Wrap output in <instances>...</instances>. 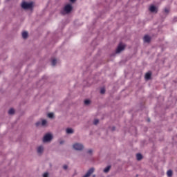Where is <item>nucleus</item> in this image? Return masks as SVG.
I'll return each instance as SVG.
<instances>
[{
    "mask_svg": "<svg viewBox=\"0 0 177 177\" xmlns=\"http://www.w3.org/2000/svg\"><path fill=\"white\" fill-rule=\"evenodd\" d=\"M8 114H10V115L15 114V109H10L8 111Z\"/></svg>",
    "mask_w": 177,
    "mask_h": 177,
    "instance_id": "16",
    "label": "nucleus"
},
{
    "mask_svg": "<svg viewBox=\"0 0 177 177\" xmlns=\"http://www.w3.org/2000/svg\"><path fill=\"white\" fill-rule=\"evenodd\" d=\"M105 93H106V89L104 88H102L101 90H100V93L102 95H103Z\"/></svg>",
    "mask_w": 177,
    "mask_h": 177,
    "instance_id": "19",
    "label": "nucleus"
},
{
    "mask_svg": "<svg viewBox=\"0 0 177 177\" xmlns=\"http://www.w3.org/2000/svg\"><path fill=\"white\" fill-rule=\"evenodd\" d=\"M136 158L138 161H140V160H142V158H143V156L140 153H137Z\"/></svg>",
    "mask_w": 177,
    "mask_h": 177,
    "instance_id": "12",
    "label": "nucleus"
},
{
    "mask_svg": "<svg viewBox=\"0 0 177 177\" xmlns=\"http://www.w3.org/2000/svg\"><path fill=\"white\" fill-rule=\"evenodd\" d=\"M111 168V166H108V167H106L104 169V172L105 174H107V172H109V171H110Z\"/></svg>",
    "mask_w": 177,
    "mask_h": 177,
    "instance_id": "13",
    "label": "nucleus"
},
{
    "mask_svg": "<svg viewBox=\"0 0 177 177\" xmlns=\"http://www.w3.org/2000/svg\"><path fill=\"white\" fill-rule=\"evenodd\" d=\"M94 125H97L99 124V120L95 119L93 122Z\"/></svg>",
    "mask_w": 177,
    "mask_h": 177,
    "instance_id": "21",
    "label": "nucleus"
},
{
    "mask_svg": "<svg viewBox=\"0 0 177 177\" xmlns=\"http://www.w3.org/2000/svg\"><path fill=\"white\" fill-rule=\"evenodd\" d=\"M44 151V147L42 146H39L37 148V153H39V154H41V153Z\"/></svg>",
    "mask_w": 177,
    "mask_h": 177,
    "instance_id": "9",
    "label": "nucleus"
},
{
    "mask_svg": "<svg viewBox=\"0 0 177 177\" xmlns=\"http://www.w3.org/2000/svg\"><path fill=\"white\" fill-rule=\"evenodd\" d=\"M114 130H115V128L113 129V131H114Z\"/></svg>",
    "mask_w": 177,
    "mask_h": 177,
    "instance_id": "31",
    "label": "nucleus"
},
{
    "mask_svg": "<svg viewBox=\"0 0 177 177\" xmlns=\"http://www.w3.org/2000/svg\"><path fill=\"white\" fill-rule=\"evenodd\" d=\"M151 77V73H147L145 74V80H150Z\"/></svg>",
    "mask_w": 177,
    "mask_h": 177,
    "instance_id": "11",
    "label": "nucleus"
},
{
    "mask_svg": "<svg viewBox=\"0 0 177 177\" xmlns=\"http://www.w3.org/2000/svg\"><path fill=\"white\" fill-rule=\"evenodd\" d=\"M39 125H42V123L41 122H36V127H39Z\"/></svg>",
    "mask_w": 177,
    "mask_h": 177,
    "instance_id": "23",
    "label": "nucleus"
},
{
    "mask_svg": "<svg viewBox=\"0 0 177 177\" xmlns=\"http://www.w3.org/2000/svg\"><path fill=\"white\" fill-rule=\"evenodd\" d=\"M93 177H95V175L93 176Z\"/></svg>",
    "mask_w": 177,
    "mask_h": 177,
    "instance_id": "32",
    "label": "nucleus"
},
{
    "mask_svg": "<svg viewBox=\"0 0 177 177\" xmlns=\"http://www.w3.org/2000/svg\"><path fill=\"white\" fill-rule=\"evenodd\" d=\"M93 172H95V169L93 167L89 169L87 173L83 177H90Z\"/></svg>",
    "mask_w": 177,
    "mask_h": 177,
    "instance_id": "6",
    "label": "nucleus"
},
{
    "mask_svg": "<svg viewBox=\"0 0 177 177\" xmlns=\"http://www.w3.org/2000/svg\"><path fill=\"white\" fill-rule=\"evenodd\" d=\"M48 118H53V117H54L53 113H49L48 114Z\"/></svg>",
    "mask_w": 177,
    "mask_h": 177,
    "instance_id": "18",
    "label": "nucleus"
},
{
    "mask_svg": "<svg viewBox=\"0 0 177 177\" xmlns=\"http://www.w3.org/2000/svg\"><path fill=\"white\" fill-rule=\"evenodd\" d=\"M63 168H64V169H67L68 167H67V165H65L63 166Z\"/></svg>",
    "mask_w": 177,
    "mask_h": 177,
    "instance_id": "27",
    "label": "nucleus"
},
{
    "mask_svg": "<svg viewBox=\"0 0 177 177\" xmlns=\"http://www.w3.org/2000/svg\"><path fill=\"white\" fill-rule=\"evenodd\" d=\"M167 176H169V177L172 176V171H171V170L167 171Z\"/></svg>",
    "mask_w": 177,
    "mask_h": 177,
    "instance_id": "17",
    "label": "nucleus"
},
{
    "mask_svg": "<svg viewBox=\"0 0 177 177\" xmlns=\"http://www.w3.org/2000/svg\"><path fill=\"white\" fill-rule=\"evenodd\" d=\"M165 13H169V9L165 8Z\"/></svg>",
    "mask_w": 177,
    "mask_h": 177,
    "instance_id": "25",
    "label": "nucleus"
},
{
    "mask_svg": "<svg viewBox=\"0 0 177 177\" xmlns=\"http://www.w3.org/2000/svg\"><path fill=\"white\" fill-rule=\"evenodd\" d=\"M66 133H73L74 131L73 130V129L68 128V129H66Z\"/></svg>",
    "mask_w": 177,
    "mask_h": 177,
    "instance_id": "14",
    "label": "nucleus"
},
{
    "mask_svg": "<svg viewBox=\"0 0 177 177\" xmlns=\"http://www.w3.org/2000/svg\"><path fill=\"white\" fill-rule=\"evenodd\" d=\"M148 122H150V119H148Z\"/></svg>",
    "mask_w": 177,
    "mask_h": 177,
    "instance_id": "30",
    "label": "nucleus"
},
{
    "mask_svg": "<svg viewBox=\"0 0 177 177\" xmlns=\"http://www.w3.org/2000/svg\"><path fill=\"white\" fill-rule=\"evenodd\" d=\"M71 10H73V6H71V5L70 4H67L66 6H65L64 11L62 12V14L64 15V12L65 13H70Z\"/></svg>",
    "mask_w": 177,
    "mask_h": 177,
    "instance_id": "2",
    "label": "nucleus"
},
{
    "mask_svg": "<svg viewBox=\"0 0 177 177\" xmlns=\"http://www.w3.org/2000/svg\"><path fill=\"white\" fill-rule=\"evenodd\" d=\"M73 149H75V150H82L84 149V145L80 143H75L73 145Z\"/></svg>",
    "mask_w": 177,
    "mask_h": 177,
    "instance_id": "4",
    "label": "nucleus"
},
{
    "mask_svg": "<svg viewBox=\"0 0 177 177\" xmlns=\"http://www.w3.org/2000/svg\"><path fill=\"white\" fill-rule=\"evenodd\" d=\"M151 40V38L150 37V36L146 35L145 37H144V42H150V41Z\"/></svg>",
    "mask_w": 177,
    "mask_h": 177,
    "instance_id": "8",
    "label": "nucleus"
},
{
    "mask_svg": "<svg viewBox=\"0 0 177 177\" xmlns=\"http://www.w3.org/2000/svg\"><path fill=\"white\" fill-rule=\"evenodd\" d=\"M124 49H125V46L122 44H120L116 50V53H120L122 52V50H124Z\"/></svg>",
    "mask_w": 177,
    "mask_h": 177,
    "instance_id": "5",
    "label": "nucleus"
},
{
    "mask_svg": "<svg viewBox=\"0 0 177 177\" xmlns=\"http://www.w3.org/2000/svg\"><path fill=\"white\" fill-rule=\"evenodd\" d=\"M77 0H70V2H72V3H74Z\"/></svg>",
    "mask_w": 177,
    "mask_h": 177,
    "instance_id": "28",
    "label": "nucleus"
},
{
    "mask_svg": "<svg viewBox=\"0 0 177 177\" xmlns=\"http://www.w3.org/2000/svg\"><path fill=\"white\" fill-rule=\"evenodd\" d=\"M63 143H64L63 141H61V142H60V144H61V145H63Z\"/></svg>",
    "mask_w": 177,
    "mask_h": 177,
    "instance_id": "29",
    "label": "nucleus"
},
{
    "mask_svg": "<svg viewBox=\"0 0 177 177\" xmlns=\"http://www.w3.org/2000/svg\"><path fill=\"white\" fill-rule=\"evenodd\" d=\"M48 176H49V174H48V173H44L43 174V177H48Z\"/></svg>",
    "mask_w": 177,
    "mask_h": 177,
    "instance_id": "24",
    "label": "nucleus"
},
{
    "mask_svg": "<svg viewBox=\"0 0 177 177\" xmlns=\"http://www.w3.org/2000/svg\"><path fill=\"white\" fill-rule=\"evenodd\" d=\"M32 6V3H27L26 1H24L21 4V8H23V9H31Z\"/></svg>",
    "mask_w": 177,
    "mask_h": 177,
    "instance_id": "1",
    "label": "nucleus"
},
{
    "mask_svg": "<svg viewBox=\"0 0 177 177\" xmlns=\"http://www.w3.org/2000/svg\"><path fill=\"white\" fill-rule=\"evenodd\" d=\"M53 136L50 133H47L44 136L43 138V142H50V140L53 139Z\"/></svg>",
    "mask_w": 177,
    "mask_h": 177,
    "instance_id": "3",
    "label": "nucleus"
},
{
    "mask_svg": "<svg viewBox=\"0 0 177 177\" xmlns=\"http://www.w3.org/2000/svg\"><path fill=\"white\" fill-rule=\"evenodd\" d=\"M90 103H91V100H84V104L88 105V104H89Z\"/></svg>",
    "mask_w": 177,
    "mask_h": 177,
    "instance_id": "20",
    "label": "nucleus"
},
{
    "mask_svg": "<svg viewBox=\"0 0 177 177\" xmlns=\"http://www.w3.org/2000/svg\"><path fill=\"white\" fill-rule=\"evenodd\" d=\"M149 10L152 13H154V12L157 13V8H156V6H151L149 8Z\"/></svg>",
    "mask_w": 177,
    "mask_h": 177,
    "instance_id": "7",
    "label": "nucleus"
},
{
    "mask_svg": "<svg viewBox=\"0 0 177 177\" xmlns=\"http://www.w3.org/2000/svg\"><path fill=\"white\" fill-rule=\"evenodd\" d=\"M41 125L44 127V125H46V120H43L41 121Z\"/></svg>",
    "mask_w": 177,
    "mask_h": 177,
    "instance_id": "22",
    "label": "nucleus"
},
{
    "mask_svg": "<svg viewBox=\"0 0 177 177\" xmlns=\"http://www.w3.org/2000/svg\"><path fill=\"white\" fill-rule=\"evenodd\" d=\"M56 63H57V61L56 60V59H53L51 61V64L52 66H56Z\"/></svg>",
    "mask_w": 177,
    "mask_h": 177,
    "instance_id": "15",
    "label": "nucleus"
},
{
    "mask_svg": "<svg viewBox=\"0 0 177 177\" xmlns=\"http://www.w3.org/2000/svg\"><path fill=\"white\" fill-rule=\"evenodd\" d=\"M88 154H92V149L88 151Z\"/></svg>",
    "mask_w": 177,
    "mask_h": 177,
    "instance_id": "26",
    "label": "nucleus"
},
{
    "mask_svg": "<svg viewBox=\"0 0 177 177\" xmlns=\"http://www.w3.org/2000/svg\"><path fill=\"white\" fill-rule=\"evenodd\" d=\"M27 37H28V32L24 31L22 32V38H24V39H26L27 38Z\"/></svg>",
    "mask_w": 177,
    "mask_h": 177,
    "instance_id": "10",
    "label": "nucleus"
}]
</instances>
